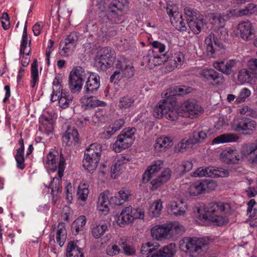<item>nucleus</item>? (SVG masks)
<instances>
[{"label":"nucleus","instance_id":"412c9836","mask_svg":"<svg viewBox=\"0 0 257 257\" xmlns=\"http://www.w3.org/2000/svg\"><path fill=\"white\" fill-rule=\"evenodd\" d=\"M125 123V119L123 118L117 119L113 122L105 127L102 133V137L105 139H109L116 132L120 130Z\"/></svg>","mask_w":257,"mask_h":257},{"label":"nucleus","instance_id":"dca6fc26","mask_svg":"<svg viewBox=\"0 0 257 257\" xmlns=\"http://www.w3.org/2000/svg\"><path fill=\"white\" fill-rule=\"evenodd\" d=\"M199 74L203 81L210 82L214 86H219L225 81L223 76L213 69H204Z\"/></svg>","mask_w":257,"mask_h":257},{"label":"nucleus","instance_id":"79ce46f5","mask_svg":"<svg viewBox=\"0 0 257 257\" xmlns=\"http://www.w3.org/2000/svg\"><path fill=\"white\" fill-rule=\"evenodd\" d=\"M106 230H107V226L105 223H94L92 225L91 233L95 238H99Z\"/></svg>","mask_w":257,"mask_h":257},{"label":"nucleus","instance_id":"603ef678","mask_svg":"<svg viewBox=\"0 0 257 257\" xmlns=\"http://www.w3.org/2000/svg\"><path fill=\"white\" fill-rule=\"evenodd\" d=\"M161 200L155 201L150 205L149 209V214L152 217H156L160 216L161 213Z\"/></svg>","mask_w":257,"mask_h":257},{"label":"nucleus","instance_id":"cd10ccee","mask_svg":"<svg viewBox=\"0 0 257 257\" xmlns=\"http://www.w3.org/2000/svg\"><path fill=\"white\" fill-rule=\"evenodd\" d=\"M80 103L85 108L95 107L98 106H105L106 103L104 101L99 100L96 97L84 95L80 99Z\"/></svg>","mask_w":257,"mask_h":257},{"label":"nucleus","instance_id":"58836bf2","mask_svg":"<svg viewBox=\"0 0 257 257\" xmlns=\"http://www.w3.org/2000/svg\"><path fill=\"white\" fill-rule=\"evenodd\" d=\"M193 88L190 87H188L186 86L182 85V86H176L173 88V91L171 92V93L167 96L168 93H166L165 95L167 100L169 99V97L170 96H175V95H183L185 94H187L190 92H191Z\"/></svg>","mask_w":257,"mask_h":257},{"label":"nucleus","instance_id":"8fccbe9b","mask_svg":"<svg viewBox=\"0 0 257 257\" xmlns=\"http://www.w3.org/2000/svg\"><path fill=\"white\" fill-rule=\"evenodd\" d=\"M75 48V46L62 41L60 44L59 53L63 56H69Z\"/></svg>","mask_w":257,"mask_h":257},{"label":"nucleus","instance_id":"20e7f679","mask_svg":"<svg viewBox=\"0 0 257 257\" xmlns=\"http://www.w3.org/2000/svg\"><path fill=\"white\" fill-rule=\"evenodd\" d=\"M228 37V31L225 27L218 28L214 33H211L205 40L207 55L214 57L218 51L224 49V43Z\"/></svg>","mask_w":257,"mask_h":257},{"label":"nucleus","instance_id":"ea45409f","mask_svg":"<svg viewBox=\"0 0 257 257\" xmlns=\"http://www.w3.org/2000/svg\"><path fill=\"white\" fill-rule=\"evenodd\" d=\"M188 190L191 196H197L205 192L203 181L194 182L190 186Z\"/></svg>","mask_w":257,"mask_h":257},{"label":"nucleus","instance_id":"c756f323","mask_svg":"<svg viewBox=\"0 0 257 257\" xmlns=\"http://www.w3.org/2000/svg\"><path fill=\"white\" fill-rule=\"evenodd\" d=\"M110 204L107 195L105 192L101 193L98 198L97 202V210L104 215L107 214L109 211Z\"/></svg>","mask_w":257,"mask_h":257},{"label":"nucleus","instance_id":"4d7b16f0","mask_svg":"<svg viewBox=\"0 0 257 257\" xmlns=\"http://www.w3.org/2000/svg\"><path fill=\"white\" fill-rule=\"evenodd\" d=\"M31 52V40L28 39H22L20 45V54L30 56Z\"/></svg>","mask_w":257,"mask_h":257},{"label":"nucleus","instance_id":"c85d7f7f","mask_svg":"<svg viewBox=\"0 0 257 257\" xmlns=\"http://www.w3.org/2000/svg\"><path fill=\"white\" fill-rule=\"evenodd\" d=\"M239 138L235 134L226 133L219 135L215 138L212 141L213 144H222L226 143L237 142Z\"/></svg>","mask_w":257,"mask_h":257},{"label":"nucleus","instance_id":"a211bd4d","mask_svg":"<svg viewBox=\"0 0 257 257\" xmlns=\"http://www.w3.org/2000/svg\"><path fill=\"white\" fill-rule=\"evenodd\" d=\"M242 156L240 157L236 150L230 148L223 150L220 155L221 161L227 164H236L239 163Z\"/></svg>","mask_w":257,"mask_h":257},{"label":"nucleus","instance_id":"9b49d317","mask_svg":"<svg viewBox=\"0 0 257 257\" xmlns=\"http://www.w3.org/2000/svg\"><path fill=\"white\" fill-rule=\"evenodd\" d=\"M113 51L109 47H104L94 58L95 65L104 71L110 67L114 61Z\"/></svg>","mask_w":257,"mask_h":257},{"label":"nucleus","instance_id":"37998d69","mask_svg":"<svg viewBox=\"0 0 257 257\" xmlns=\"http://www.w3.org/2000/svg\"><path fill=\"white\" fill-rule=\"evenodd\" d=\"M118 245L122 248L124 253L127 255H132L135 253V249L130 242L125 238H120Z\"/></svg>","mask_w":257,"mask_h":257},{"label":"nucleus","instance_id":"13d9d810","mask_svg":"<svg viewBox=\"0 0 257 257\" xmlns=\"http://www.w3.org/2000/svg\"><path fill=\"white\" fill-rule=\"evenodd\" d=\"M89 193L88 185L86 183H81L79 186L77 194L78 198L82 201L86 200Z\"/></svg>","mask_w":257,"mask_h":257},{"label":"nucleus","instance_id":"4be33fe9","mask_svg":"<svg viewBox=\"0 0 257 257\" xmlns=\"http://www.w3.org/2000/svg\"><path fill=\"white\" fill-rule=\"evenodd\" d=\"M240 37L245 41L251 39L254 36L253 30L250 21H244L240 23L237 27Z\"/></svg>","mask_w":257,"mask_h":257},{"label":"nucleus","instance_id":"5fc2aeb1","mask_svg":"<svg viewBox=\"0 0 257 257\" xmlns=\"http://www.w3.org/2000/svg\"><path fill=\"white\" fill-rule=\"evenodd\" d=\"M193 145L191 141L188 140H182V141L174 147V152H184L187 150L192 149Z\"/></svg>","mask_w":257,"mask_h":257},{"label":"nucleus","instance_id":"72a5a7b5","mask_svg":"<svg viewBox=\"0 0 257 257\" xmlns=\"http://www.w3.org/2000/svg\"><path fill=\"white\" fill-rule=\"evenodd\" d=\"M153 58L149 59L150 63L154 66L161 64V44L158 41H154L152 43Z\"/></svg>","mask_w":257,"mask_h":257},{"label":"nucleus","instance_id":"4468645a","mask_svg":"<svg viewBox=\"0 0 257 257\" xmlns=\"http://www.w3.org/2000/svg\"><path fill=\"white\" fill-rule=\"evenodd\" d=\"M228 171L222 168H216L214 167H200L192 173L194 177H209L211 178L225 177L228 176Z\"/></svg>","mask_w":257,"mask_h":257},{"label":"nucleus","instance_id":"393cba45","mask_svg":"<svg viewBox=\"0 0 257 257\" xmlns=\"http://www.w3.org/2000/svg\"><path fill=\"white\" fill-rule=\"evenodd\" d=\"M79 134L76 129L68 128L62 137L63 143L68 146H70L78 143Z\"/></svg>","mask_w":257,"mask_h":257},{"label":"nucleus","instance_id":"c9c22d12","mask_svg":"<svg viewBox=\"0 0 257 257\" xmlns=\"http://www.w3.org/2000/svg\"><path fill=\"white\" fill-rule=\"evenodd\" d=\"M67 257H84L82 249L73 242H70L67 246Z\"/></svg>","mask_w":257,"mask_h":257},{"label":"nucleus","instance_id":"6e6552de","mask_svg":"<svg viewBox=\"0 0 257 257\" xmlns=\"http://www.w3.org/2000/svg\"><path fill=\"white\" fill-rule=\"evenodd\" d=\"M257 126L255 120L245 116H241L234 119L232 123L233 130L244 136L252 135Z\"/></svg>","mask_w":257,"mask_h":257},{"label":"nucleus","instance_id":"864d4df0","mask_svg":"<svg viewBox=\"0 0 257 257\" xmlns=\"http://www.w3.org/2000/svg\"><path fill=\"white\" fill-rule=\"evenodd\" d=\"M134 99L128 95H126L120 98L118 106L121 109H128L134 104Z\"/></svg>","mask_w":257,"mask_h":257},{"label":"nucleus","instance_id":"6ab92c4d","mask_svg":"<svg viewBox=\"0 0 257 257\" xmlns=\"http://www.w3.org/2000/svg\"><path fill=\"white\" fill-rule=\"evenodd\" d=\"M100 86V77L96 73H90L84 86V91L87 94H92L96 91Z\"/></svg>","mask_w":257,"mask_h":257},{"label":"nucleus","instance_id":"423d86ee","mask_svg":"<svg viewBox=\"0 0 257 257\" xmlns=\"http://www.w3.org/2000/svg\"><path fill=\"white\" fill-rule=\"evenodd\" d=\"M185 243L186 252L191 257H197L207 249L209 240L207 237H186L183 240Z\"/></svg>","mask_w":257,"mask_h":257},{"label":"nucleus","instance_id":"7c9ffc66","mask_svg":"<svg viewBox=\"0 0 257 257\" xmlns=\"http://www.w3.org/2000/svg\"><path fill=\"white\" fill-rule=\"evenodd\" d=\"M169 206L172 213L175 216L183 215L187 209V204L182 200L171 202Z\"/></svg>","mask_w":257,"mask_h":257},{"label":"nucleus","instance_id":"bf43d9fd","mask_svg":"<svg viewBox=\"0 0 257 257\" xmlns=\"http://www.w3.org/2000/svg\"><path fill=\"white\" fill-rule=\"evenodd\" d=\"M206 137V134L203 131L194 132L192 136L190 137L189 140L191 141V143L193 145L202 142Z\"/></svg>","mask_w":257,"mask_h":257},{"label":"nucleus","instance_id":"6e6d98bb","mask_svg":"<svg viewBox=\"0 0 257 257\" xmlns=\"http://www.w3.org/2000/svg\"><path fill=\"white\" fill-rule=\"evenodd\" d=\"M164 60H163L162 57V61H163V65L164 68V72L165 73H169L174 70L178 66L177 63L174 60L171 59L170 58L167 57Z\"/></svg>","mask_w":257,"mask_h":257},{"label":"nucleus","instance_id":"69168bd1","mask_svg":"<svg viewBox=\"0 0 257 257\" xmlns=\"http://www.w3.org/2000/svg\"><path fill=\"white\" fill-rule=\"evenodd\" d=\"M134 44V40L132 39L121 38L119 43V46L123 51L130 49Z\"/></svg>","mask_w":257,"mask_h":257},{"label":"nucleus","instance_id":"ddd939ff","mask_svg":"<svg viewBox=\"0 0 257 257\" xmlns=\"http://www.w3.org/2000/svg\"><path fill=\"white\" fill-rule=\"evenodd\" d=\"M126 4V0H113L108 6L109 11L106 13L104 20L110 24L120 23L121 18L116 11H121Z\"/></svg>","mask_w":257,"mask_h":257},{"label":"nucleus","instance_id":"39448f33","mask_svg":"<svg viewBox=\"0 0 257 257\" xmlns=\"http://www.w3.org/2000/svg\"><path fill=\"white\" fill-rule=\"evenodd\" d=\"M115 68L117 69L111 75L110 82L119 81L123 77L130 78L134 76L135 69L133 63L127 58L120 56L114 62Z\"/></svg>","mask_w":257,"mask_h":257},{"label":"nucleus","instance_id":"338daca9","mask_svg":"<svg viewBox=\"0 0 257 257\" xmlns=\"http://www.w3.org/2000/svg\"><path fill=\"white\" fill-rule=\"evenodd\" d=\"M173 145L172 138L166 136H162V151H166Z\"/></svg>","mask_w":257,"mask_h":257},{"label":"nucleus","instance_id":"3c124183","mask_svg":"<svg viewBox=\"0 0 257 257\" xmlns=\"http://www.w3.org/2000/svg\"><path fill=\"white\" fill-rule=\"evenodd\" d=\"M111 33L110 24L103 20V22L100 23V30L98 31L99 37H101L102 38H106L107 37L111 35Z\"/></svg>","mask_w":257,"mask_h":257},{"label":"nucleus","instance_id":"e433bc0d","mask_svg":"<svg viewBox=\"0 0 257 257\" xmlns=\"http://www.w3.org/2000/svg\"><path fill=\"white\" fill-rule=\"evenodd\" d=\"M86 218L85 216L81 215L78 217L72 223L71 228L72 234L76 235L82 231L86 224Z\"/></svg>","mask_w":257,"mask_h":257},{"label":"nucleus","instance_id":"c03bdc74","mask_svg":"<svg viewBox=\"0 0 257 257\" xmlns=\"http://www.w3.org/2000/svg\"><path fill=\"white\" fill-rule=\"evenodd\" d=\"M193 167L191 161L183 162L181 165H178L176 169V173L177 177H181L186 172L189 171Z\"/></svg>","mask_w":257,"mask_h":257},{"label":"nucleus","instance_id":"774afa93","mask_svg":"<svg viewBox=\"0 0 257 257\" xmlns=\"http://www.w3.org/2000/svg\"><path fill=\"white\" fill-rule=\"evenodd\" d=\"M118 194L120 200L123 202L128 201L129 198L132 196L131 191L126 188L121 189Z\"/></svg>","mask_w":257,"mask_h":257},{"label":"nucleus","instance_id":"f257e3e1","mask_svg":"<svg viewBox=\"0 0 257 257\" xmlns=\"http://www.w3.org/2000/svg\"><path fill=\"white\" fill-rule=\"evenodd\" d=\"M162 102V119H166L170 120H175L178 116L194 118L198 116L199 113L203 110L202 107L199 105L194 100H187L182 103L177 109H174L173 106L175 102L171 103V106L166 108L167 101Z\"/></svg>","mask_w":257,"mask_h":257},{"label":"nucleus","instance_id":"de8ad7c7","mask_svg":"<svg viewBox=\"0 0 257 257\" xmlns=\"http://www.w3.org/2000/svg\"><path fill=\"white\" fill-rule=\"evenodd\" d=\"M39 73L38 69V62L35 60L31 64V86L34 88L39 82Z\"/></svg>","mask_w":257,"mask_h":257},{"label":"nucleus","instance_id":"49530a36","mask_svg":"<svg viewBox=\"0 0 257 257\" xmlns=\"http://www.w3.org/2000/svg\"><path fill=\"white\" fill-rule=\"evenodd\" d=\"M253 75L247 69H242L238 75V80L241 84L250 82L252 79Z\"/></svg>","mask_w":257,"mask_h":257},{"label":"nucleus","instance_id":"9d476101","mask_svg":"<svg viewBox=\"0 0 257 257\" xmlns=\"http://www.w3.org/2000/svg\"><path fill=\"white\" fill-rule=\"evenodd\" d=\"M166 10L170 17L171 24L176 29L180 31H185L187 30L182 15L178 12L179 9L176 4L172 2H168Z\"/></svg>","mask_w":257,"mask_h":257},{"label":"nucleus","instance_id":"b1692460","mask_svg":"<svg viewBox=\"0 0 257 257\" xmlns=\"http://www.w3.org/2000/svg\"><path fill=\"white\" fill-rule=\"evenodd\" d=\"M141 253H146V257H161V248L159 244L155 245L147 242L141 248Z\"/></svg>","mask_w":257,"mask_h":257},{"label":"nucleus","instance_id":"a878e982","mask_svg":"<svg viewBox=\"0 0 257 257\" xmlns=\"http://www.w3.org/2000/svg\"><path fill=\"white\" fill-rule=\"evenodd\" d=\"M107 112L104 109L98 108L92 116L90 123L91 125L99 126L108 120Z\"/></svg>","mask_w":257,"mask_h":257},{"label":"nucleus","instance_id":"f03ea898","mask_svg":"<svg viewBox=\"0 0 257 257\" xmlns=\"http://www.w3.org/2000/svg\"><path fill=\"white\" fill-rule=\"evenodd\" d=\"M230 210V205L223 202H211L203 208L196 207L200 219L212 222L216 226H222L227 222L225 215Z\"/></svg>","mask_w":257,"mask_h":257},{"label":"nucleus","instance_id":"4c0bfd02","mask_svg":"<svg viewBox=\"0 0 257 257\" xmlns=\"http://www.w3.org/2000/svg\"><path fill=\"white\" fill-rule=\"evenodd\" d=\"M102 152V146L97 143H93L89 145L85 151V154L89 156L95 157L98 159L100 158Z\"/></svg>","mask_w":257,"mask_h":257},{"label":"nucleus","instance_id":"0eeeda50","mask_svg":"<svg viewBox=\"0 0 257 257\" xmlns=\"http://www.w3.org/2000/svg\"><path fill=\"white\" fill-rule=\"evenodd\" d=\"M184 12L188 27L194 34H199L205 23L202 16L199 15L197 10L190 7L184 8Z\"/></svg>","mask_w":257,"mask_h":257},{"label":"nucleus","instance_id":"bb28decb","mask_svg":"<svg viewBox=\"0 0 257 257\" xmlns=\"http://www.w3.org/2000/svg\"><path fill=\"white\" fill-rule=\"evenodd\" d=\"M99 161L100 159L84 153L82 161L83 167L88 172H93L96 169Z\"/></svg>","mask_w":257,"mask_h":257},{"label":"nucleus","instance_id":"052dcab7","mask_svg":"<svg viewBox=\"0 0 257 257\" xmlns=\"http://www.w3.org/2000/svg\"><path fill=\"white\" fill-rule=\"evenodd\" d=\"M172 226L171 222L162 225V240L163 239H169L172 238Z\"/></svg>","mask_w":257,"mask_h":257},{"label":"nucleus","instance_id":"aec40b11","mask_svg":"<svg viewBox=\"0 0 257 257\" xmlns=\"http://www.w3.org/2000/svg\"><path fill=\"white\" fill-rule=\"evenodd\" d=\"M237 61L235 60L229 61H216L213 63V66L218 71L226 75H230L233 71V68L236 67Z\"/></svg>","mask_w":257,"mask_h":257},{"label":"nucleus","instance_id":"f704fd0d","mask_svg":"<svg viewBox=\"0 0 257 257\" xmlns=\"http://www.w3.org/2000/svg\"><path fill=\"white\" fill-rule=\"evenodd\" d=\"M62 77L60 75H57L53 81V91L51 95V100L52 102L55 101L56 99H58L57 94L62 91L63 89L61 85Z\"/></svg>","mask_w":257,"mask_h":257},{"label":"nucleus","instance_id":"5701e85b","mask_svg":"<svg viewBox=\"0 0 257 257\" xmlns=\"http://www.w3.org/2000/svg\"><path fill=\"white\" fill-rule=\"evenodd\" d=\"M132 206H129L122 210L119 215L116 216V223L120 226L123 227L126 224L133 222V218L131 215Z\"/></svg>","mask_w":257,"mask_h":257},{"label":"nucleus","instance_id":"2f4dec72","mask_svg":"<svg viewBox=\"0 0 257 257\" xmlns=\"http://www.w3.org/2000/svg\"><path fill=\"white\" fill-rule=\"evenodd\" d=\"M66 238L67 231L65 224L62 222H59L57 226L56 232L57 243L60 246H62L66 240Z\"/></svg>","mask_w":257,"mask_h":257},{"label":"nucleus","instance_id":"e2e57ef3","mask_svg":"<svg viewBox=\"0 0 257 257\" xmlns=\"http://www.w3.org/2000/svg\"><path fill=\"white\" fill-rule=\"evenodd\" d=\"M250 94L251 92L248 88H243L240 90L238 96L236 98L235 101V103L238 104L244 102L246 99L249 97Z\"/></svg>","mask_w":257,"mask_h":257},{"label":"nucleus","instance_id":"0e129e2a","mask_svg":"<svg viewBox=\"0 0 257 257\" xmlns=\"http://www.w3.org/2000/svg\"><path fill=\"white\" fill-rule=\"evenodd\" d=\"M238 111L242 115L257 117V112L247 105H243L238 109Z\"/></svg>","mask_w":257,"mask_h":257},{"label":"nucleus","instance_id":"680f3d73","mask_svg":"<svg viewBox=\"0 0 257 257\" xmlns=\"http://www.w3.org/2000/svg\"><path fill=\"white\" fill-rule=\"evenodd\" d=\"M172 226V238H176L181 235L184 232V228L183 225L178 222H171Z\"/></svg>","mask_w":257,"mask_h":257},{"label":"nucleus","instance_id":"f8f14e48","mask_svg":"<svg viewBox=\"0 0 257 257\" xmlns=\"http://www.w3.org/2000/svg\"><path fill=\"white\" fill-rule=\"evenodd\" d=\"M85 74L84 69L80 66H76L72 70L69 76V87L72 93L81 91Z\"/></svg>","mask_w":257,"mask_h":257},{"label":"nucleus","instance_id":"1a4fd4ad","mask_svg":"<svg viewBox=\"0 0 257 257\" xmlns=\"http://www.w3.org/2000/svg\"><path fill=\"white\" fill-rule=\"evenodd\" d=\"M136 132V129L135 127L124 128L117 136V140L113 145L115 151L120 152L131 146L135 141Z\"/></svg>","mask_w":257,"mask_h":257},{"label":"nucleus","instance_id":"a18cd8bd","mask_svg":"<svg viewBox=\"0 0 257 257\" xmlns=\"http://www.w3.org/2000/svg\"><path fill=\"white\" fill-rule=\"evenodd\" d=\"M257 12V7L253 4H248L244 8L239 10L234 14L236 17H241L243 16L251 15Z\"/></svg>","mask_w":257,"mask_h":257},{"label":"nucleus","instance_id":"f3484780","mask_svg":"<svg viewBox=\"0 0 257 257\" xmlns=\"http://www.w3.org/2000/svg\"><path fill=\"white\" fill-rule=\"evenodd\" d=\"M161 161L158 160L155 161L153 164L148 167L143 175L142 181L144 183L148 182L152 178L160 176L161 177Z\"/></svg>","mask_w":257,"mask_h":257},{"label":"nucleus","instance_id":"473e14b6","mask_svg":"<svg viewBox=\"0 0 257 257\" xmlns=\"http://www.w3.org/2000/svg\"><path fill=\"white\" fill-rule=\"evenodd\" d=\"M57 96L58 99H56L55 101L58 100L59 105L62 108L68 107L72 102L73 96L65 91H61Z\"/></svg>","mask_w":257,"mask_h":257},{"label":"nucleus","instance_id":"a19ab883","mask_svg":"<svg viewBox=\"0 0 257 257\" xmlns=\"http://www.w3.org/2000/svg\"><path fill=\"white\" fill-rule=\"evenodd\" d=\"M39 121L41 123L40 129H44L47 134L53 131L54 121L51 117L44 115L40 118Z\"/></svg>","mask_w":257,"mask_h":257},{"label":"nucleus","instance_id":"09e8293b","mask_svg":"<svg viewBox=\"0 0 257 257\" xmlns=\"http://www.w3.org/2000/svg\"><path fill=\"white\" fill-rule=\"evenodd\" d=\"M176 252V245L171 242L162 248V257H173Z\"/></svg>","mask_w":257,"mask_h":257},{"label":"nucleus","instance_id":"2eb2a0df","mask_svg":"<svg viewBox=\"0 0 257 257\" xmlns=\"http://www.w3.org/2000/svg\"><path fill=\"white\" fill-rule=\"evenodd\" d=\"M241 155L242 158L247 160L249 164L257 165V140L253 143L243 144Z\"/></svg>","mask_w":257,"mask_h":257},{"label":"nucleus","instance_id":"7ed1b4c3","mask_svg":"<svg viewBox=\"0 0 257 257\" xmlns=\"http://www.w3.org/2000/svg\"><path fill=\"white\" fill-rule=\"evenodd\" d=\"M65 165V160L62 154H59L57 151L49 153L45 163V167L49 171L52 172H54L58 169L57 176L53 178L50 184V187L51 188V194L53 197L57 196L61 192V182Z\"/></svg>","mask_w":257,"mask_h":257}]
</instances>
